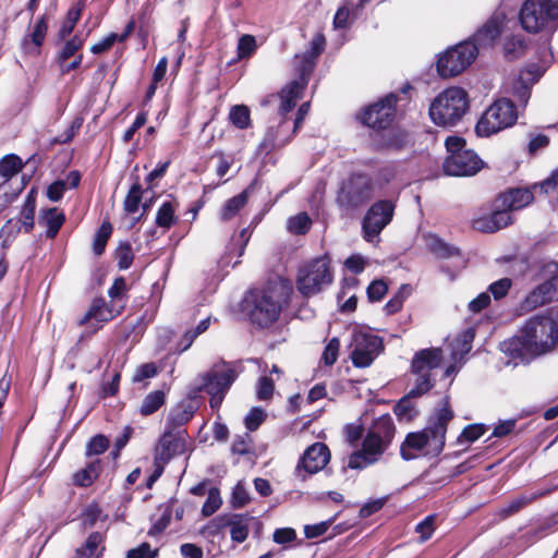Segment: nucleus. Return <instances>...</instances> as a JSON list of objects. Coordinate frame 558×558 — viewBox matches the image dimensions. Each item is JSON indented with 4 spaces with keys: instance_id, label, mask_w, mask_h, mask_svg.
<instances>
[{
    "instance_id": "nucleus-1",
    "label": "nucleus",
    "mask_w": 558,
    "mask_h": 558,
    "mask_svg": "<svg viewBox=\"0 0 558 558\" xmlns=\"http://www.w3.org/2000/svg\"><path fill=\"white\" fill-rule=\"evenodd\" d=\"M558 347V323L550 315H535L527 319L518 336L500 344L502 352L513 357H536Z\"/></svg>"
},
{
    "instance_id": "nucleus-2",
    "label": "nucleus",
    "mask_w": 558,
    "mask_h": 558,
    "mask_svg": "<svg viewBox=\"0 0 558 558\" xmlns=\"http://www.w3.org/2000/svg\"><path fill=\"white\" fill-rule=\"evenodd\" d=\"M453 417L448 400L429 417L427 426L416 433L407 435L400 447L401 457L412 460L418 456L438 457L446 444L447 426Z\"/></svg>"
},
{
    "instance_id": "nucleus-3",
    "label": "nucleus",
    "mask_w": 558,
    "mask_h": 558,
    "mask_svg": "<svg viewBox=\"0 0 558 558\" xmlns=\"http://www.w3.org/2000/svg\"><path fill=\"white\" fill-rule=\"evenodd\" d=\"M305 89L304 82H291L278 94L280 100L278 107V121L268 126L265 136L259 144L263 151L269 153L272 149L286 146L293 138L298 130L287 114L295 107L296 101L302 98Z\"/></svg>"
},
{
    "instance_id": "nucleus-4",
    "label": "nucleus",
    "mask_w": 558,
    "mask_h": 558,
    "mask_svg": "<svg viewBox=\"0 0 558 558\" xmlns=\"http://www.w3.org/2000/svg\"><path fill=\"white\" fill-rule=\"evenodd\" d=\"M395 424L389 415H383L369 427L361 450L353 452L348 459L350 469H364L378 461L395 436Z\"/></svg>"
},
{
    "instance_id": "nucleus-5",
    "label": "nucleus",
    "mask_w": 558,
    "mask_h": 558,
    "mask_svg": "<svg viewBox=\"0 0 558 558\" xmlns=\"http://www.w3.org/2000/svg\"><path fill=\"white\" fill-rule=\"evenodd\" d=\"M244 302L252 324L268 327L278 319L281 313V288L270 286L263 290L251 291Z\"/></svg>"
},
{
    "instance_id": "nucleus-6",
    "label": "nucleus",
    "mask_w": 558,
    "mask_h": 558,
    "mask_svg": "<svg viewBox=\"0 0 558 558\" xmlns=\"http://www.w3.org/2000/svg\"><path fill=\"white\" fill-rule=\"evenodd\" d=\"M468 109V93L461 87H449L433 100L429 106V116L437 125L453 126Z\"/></svg>"
},
{
    "instance_id": "nucleus-7",
    "label": "nucleus",
    "mask_w": 558,
    "mask_h": 558,
    "mask_svg": "<svg viewBox=\"0 0 558 558\" xmlns=\"http://www.w3.org/2000/svg\"><path fill=\"white\" fill-rule=\"evenodd\" d=\"M519 17L529 33H553L558 28V0H525Z\"/></svg>"
},
{
    "instance_id": "nucleus-8",
    "label": "nucleus",
    "mask_w": 558,
    "mask_h": 558,
    "mask_svg": "<svg viewBox=\"0 0 558 558\" xmlns=\"http://www.w3.org/2000/svg\"><path fill=\"white\" fill-rule=\"evenodd\" d=\"M236 376L238 373L231 364L226 362L215 364L209 372L197 378L193 391L196 393L206 391L210 396V407L218 409Z\"/></svg>"
},
{
    "instance_id": "nucleus-9",
    "label": "nucleus",
    "mask_w": 558,
    "mask_h": 558,
    "mask_svg": "<svg viewBox=\"0 0 558 558\" xmlns=\"http://www.w3.org/2000/svg\"><path fill=\"white\" fill-rule=\"evenodd\" d=\"M518 119L515 105L509 98L495 100L482 114L475 125L481 137H487L514 125Z\"/></svg>"
},
{
    "instance_id": "nucleus-10",
    "label": "nucleus",
    "mask_w": 558,
    "mask_h": 558,
    "mask_svg": "<svg viewBox=\"0 0 558 558\" xmlns=\"http://www.w3.org/2000/svg\"><path fill=\"white\" fill-rule=\"evenodd\" d=\"M442 361L441 350L437 348L423 349L415 353L411 364L414 377L410 397H420L428 392L434 386L432 373L439 367Z\"/></svg>"
},
{
    "instance_id": "nucleus-11",
    "label": "nucleus",
    "mask_w": 558,
    "mask_h": 558,
    "mask_svg": "<svg viewBox=\"0 0 558 558\" xmlns=\"http://www.w3.org/2000/svg\"><path fill=\"white\" fill-rule=\"evenodd\" d=\"M332 282V274L327 257L315 258L299 268L296 289L303 296H312Z\"/></svg>"
},
{
    "instance_id": "nucleus-12",
    "label": "nucleus",
    "mask_w": 558,
    "mask_h": 558,
    "mask_svg": "<svg viewBox=\"0 0 558 558\" xmlns=\"http://www.w3.org/2000/svg\"><path fill=\"white\" fill-rule=\"evenodd\" d=\"M478 48L468 40L448 49L437 61V71L441 77H452L462 73L476 58Z\"/></svg>"
},
{
    "instance_id": "nucleus-13",
    "label": "nucleus",
    "mask_w": 558,
    "mask_h": 558,
    "mask_svg": "<svg viewBox=\"0 0 558 558\" xmlns=\"http://www.w3.org/2000/svg\"><path fill=\"white\" fill-rule=\"evenodd\" d=\"M351 360L356 367H367L383 350L381 339L366 329H356L350 343Z\"/></svg>"
},
{
    "instance_id": "nucleus-14",
    "label": "nucleus",
    "mask_w": 558,
    "mask_h": 558,
    "mask_svg": "<svg viewBox=\"0 0 558 558\" xmlns=\"http://www.w3.org/2000/svg\"><path fill=\"white\" fill-rule=\"evenodd\" d=\"M372 196V183L363 174L352 175L344 181L338 192L337 203L344 209H353Z\"/></svg>"
},
{
    "instance_id": "nucleus-15",
    "label": "nucleus",
    "mask_w": 558,
    "mask_h": 558,
    "mask_svg": "<svg viewBox=\"0 0 558 558\" xmlns=\"http://www.w3.org/2000/svg\"><path fill=\"white\" fill-rule=\"evenodd\" d=\"M543 71L535 64L520 71L517 76L510 77L505 83V93L513 97L518 107H525L531 97L532 86L542 77Z\"/></svg>"
},
{
    "instance_id": "nucleus-16",
    "label": "nucleus",
    "mask_w": 558,
    "mask_h": 558,
    "mask_svg": "<svg viewBox=\"0 0 558 558\" xmlns=\"http://www.w3.org/2000/svg\"><path fill=\"white\" fill-rule=\"evenodd\" d=\"M395 205L391 201H378L367 210L363 219L364 239L372 242L383 229L391 221Z\"/></svg>"
},
{
    "instance_id": "nucleus-17",
    "label": "nucleus",
    "mask_w": 558,
    "mask_h": 558,
    "mask_svg": "<svg viewBox=\"0 0 558 558\" xmlns=\"http://www.w3.org/2000/svg\"><path fill=\"white\" fill-rule=\"evenodd\" d=\"M397 96L389 94L378 102L369 106L361 116V121L372 129H386L395 118Z\"/></svg>"
},
{
    "instance_id": "nucleus-18",
    "label": "nucleus",
    "mask_w": 558,
    "mask_h": 558,
    "mask_svg": "<svg viewBox=\"0 0 558 558\" xmlns=\"http://www.w3.org/2000/svg\"><path fill=\"white\" fill-rule=\"evenodd\" d=\"M483 165L473 150H463L460 154L448 155L444 162V170L448 175L470 177L476 174Z\"/></svg>"
},
{
    "instance_id": "nucleus-19",
    "label": "nucleus",
    "mask_w": 558,
    "mask_h": 558,
    "mask_svg": "<svg viewBox=\"0 0 558 558\" xmlns=\"http://www.w3.org/2000/svg\"><path fill=\"white\" fill-rule=\"evenodd\" d=\"M186 433L166 432L155 447L154 462L167 464L173 457L183 454L186 451Z\"/></svg>"
},
{
    "instance_id": "nucleus-20",
    "label": "nucleus",
    "mask_w": 558,
    "mask_h": 558,
    "mask_svg": "<svg viewBox=\"0 0 558 558\" xmlns=\"http://www.w3.org/2000/svg\"><path fill=\"white\" fill-rule=\"evenodd\" d=\"M330 459L328 447L322 442H315L310 446L302 456L296 472L299 476L305 478V474H315L323 470Z\"/></svg>"
},
{
    "instance_id": "nucleus-21",
    "label": "nucleus",
    "mask_w": 558,
    "mask_h": 558,
    "mask_svg": "<svg viewBox=\"0 0 558 558\" xmlns=\"http://www.w3.org/2000/svg\"><path fill=\"white\" fill-rule=\"evenodd\" d=\"M36 195L35 189H32L25 199L24 206L21 210L19 219H10L1 229L0 235H15L24 228L25 232H29L34 228V215L36 209Z\"/></svg>"
},
{
    "instance_id": "nucleus-22",
    "label": "nucleus",
    "mask_w": 558,
    "mask_h": 558,
    "mask_svg": "<svg viewBox=\"0 0 558 558\" xmlns=\"http://www.w3.org/2000/svg\"><path fill=\"white\" fill-rule=\"evenodd\" d=\"M505 24V14L495 13L490 19L478 29L473 37V43L478 47L490 45L501 33Z\"/></svg>"
},
{
    "instance_id": "nucleus-23",
    "label": "nucleus",
    "mask_w": 558,
    "mask_h": 558,
    "mask_svg": "<svg viewBox=\"0 0 558 558\" xmlns=\"http://www.w3.org/2000/svg\"><path fill=\"white\" fill-rule=\"evenodd\" d=\"M558 488V483H554L551 485H548L546 487L538 488L536 490L530 492V493H523L513 499H511L507 506L502 508V513L505 515L513 514L518 511H520L522 508L527 506L529 504L533 502L534 500L549 495L551 492Z\"/></svg>"
},
{
    "instance_id": "nucleus-24",
    "label": "nucleus",
    "mask_w": 558,
    "mask_h": 558,
    "mask_svg": "<svg viewBox=\"0 0 558 558\" xmlns=\"http://www.w3.org/2000/svg\"><path fill=\"white\" fill-rule=\"evenodd\" d=\"M114 314L107 305L104 299H95L84 316L78 320L81 326L97 323L95 330L100 328L104 323L111 320Z\"/></svg>"
},
{
    "instance_id": "nucleus-25",
    "label": "nucleus",
    "mask_w": 558,
    "mask_h": 558,
    "mask_svg": "<svg viewBox=\"0 0 558 558\" xmlns=\"http://www.w3.org/2000/svg\"><path fill=\"white\" fill-rule=\"evenodd\" d=\"M498 202V207H506L510 211L518 210L533 202V194L526 189H514L501 194Z\"/></svg>"
},
{
    "instance_id": "nucleus-26",
    "label": "nucleus",
    "mask_w": 558,
    "mask_h": 558,
    "mask_svg": "<svg viewBox=\"0 0 558 558\" xmlns=\"http://www.w3.org/2000/svg\"><path fill=\"white\" fill-rule=\"evenodd\" d=\"M494 211L489 217L476 221V229L484 232H495L512 223L510 210L506 207H500Z\"/></svg>"
},
{
    "instance_id": "nucleus-27",
    "label": "nucleus",
    "mask_w": 558,
    "mask_h": 558,
    "mask_svg": "<svg viewBox=\"0 0 558 558\" xmlns=\"http://www.w3.org/2000/svg\"><path fill=\"white\" fill-rule=\"evenodd\" d=\"M48 29L45 16H41L35 24L33 31L27 34L23 41L22 47L27 53H38L39 48L44 43Z\"/></svg>"
},
{
    "instance_id": "nucleus-28",
    "label": "nucleus",
    "mask_w": 558,
    "mask_h": 558,
    "mask_svg": "<svg viewBox=\"0 0 558 558\" xmlns=\"http://www.w3.org/2000/svg\"><path fill=\"white\" fill-rule=\"evenodd\" d=\"M325 47V37L322 34L315 35L311 41V50L303 57V64L300 69L301 77L296 82H304L307 84L305 76L308 75L314 68V60L322 53Z\"/></svg>"
},
{
    "instance_id": "nucleus-29",
    "label": "nucleus",
    "mask_w": 558,
    "mask_h": 558,
    "mask_svg": "<svg viewBox=\"0 0 558 558\" xmlns=\"http://www.w3.org/2000/svg\"><path fill=\"white\" fill-rule=\"evenodd\" d=\"M65 217L57 208L41 210L39 223L47 228V236L54 238L62 227Z\"/></svg>"
},
{
    "instance_id": "nucleus-30",
    "label": "nucleus",
    "mask_w": 558,
    "mask_h": 558,
    "mask_svg": "<svg viewBox=\"0 0 558 558\" xmlns=\"http://www.w3.org/2000/svg\"><path fill=\"white\" fill-rule=\"evenodd\" d=\"M195 413V407L191 401L181 402L172 408L168 415V423L172 427H179L191 421Z\"/></svg>"
},
{
    "instance_id": "nucleus-31",
    "label": "nucleus",
    "mask_w": 558,
    "mask_h": 558,
    "mask_svg": "<svg viewBox=\"0 0 558 558\" xmlns=\"http://www.w3.org/2000/svg\"><path fill=\"white\" fill-rule=\"evenodd\" d=\"M101 470L100 460L92 461L86 468L77 471L73 475V482L76 486L88 487L99 476Z\"/></svg>"
},
{
    "instance_id": "nucleus-32",
    "label": "nucleus",
    "mask_w": 558,
    "mask_h": 558,
    "mask_svg": "<svg viewBox=\"0 0 558 558\" xmlns=\"http://www.w3.org/2000/svg\"><path fill=\"white\" fill-rule=\"evenodd\" d=\"M230 527L231 539L235 543H243L248 535V520L240 514H228V526Z\"/></svg>"
},
{
    "instance_id": "nucleus-33",
    "label": "nucleus",
    "mask_w": 558,
    "mask_h": 558,
    "mask_svg": "<svg viewBox=\"0 0 558 558\" xmlns=\"http://www.w3.org/2000/svg\"><path fill=\"white\" fill-rule=\"evenodd\" d=\"M424 240L426 247L438 257L446 258L453 256L454 254L458 253V250L456 247L450 246L441 239H439L436 234H425Z\"/></svg>"
},
{
    "instance_id": "nucleus-34",
    "label": "nucleus",
    "mask_w": 558,
    "mask_h": 558,
    "mask_svg": "<svg viewBox=\"0 0 558 558\" xmlns=\"http://www.w3.org/2000/svg\"><path fill=\"white\" fill-rule=\"evenodd\" d=\"M102 535L98 532L92 533L85 545L76 550L77 558H100L102 554Z\"/></svg>"
},
{
    "instance_id": "nucleus-35",
    "label": "nucleus",
    "mask_w": 558,
    "mask_h": 558,
    "mask_svg": "<svg viewBox=\"0 0 558 558\" xmlns=\"http://www.w3.org/2000/svg\"><path fill=\"white\" fill-rule=\"evenodd\" d=\"M84 7H85V3L83 0H81L68 11L66 17L63 21V23L61 24V27L59 29L58 35H59L60 39H64L66 36H69L73 32L76 23L81 19L82 11H83Z\"/></svg>"
},
{
    "instance_id": "nucleus-36",
    "label": "nucleus",
    "mask_w": 558,
    "mask_h": 558,
    "mask_svg": "<svg viewBox=\"0 0 558 558\" xmlns=\"http://www.w3.org/2000/svg\"><path fill=\"white\" fill-rule=\"evenodd\" d=\"M551 302L542 284L532 290L521 303L520 307L523 312H531L535 308Z\"/></svg>"
},
{
    "instance_id": "nucleus-37",
    "label": "nucleus",
    "mask_w": 558,
    "mask_h": 558,
    "mask_svg": "<svg viewBox=\"0 0 558 558\" xmlns=\"http://www.w3.org/2000/svg\"><path fill=\"white\" fill-rule=\"evenodd\" d=\"M247 192L243 191L228 199L220 211V218L225 221L232 219L246 205Z\"/></svg>"
},
{
    "instance_id": "nucleus-38",
    "label": "nucleus",
    "mask_w": 558,
    "mask_h": 558,
    "mask_svg": "<svg viewBox=\"0 0 558 558\" xmlns=\"http://www.w3.org/2000/svg\"><path fill=\"white\" fill-rule=\"evenodd\" d=\"M166 402V393L162 390H155L148 393L140 408V413L148 416L158 411Z\"/></svg>"
},
{
    "instance_id": "nucleus-39",
    "label": "nucleus",
    "mask_w": 558,
    "mask_h": 558,
    "mask_svg": "<svg viewBox=\"0 0 558 558\" xmlns=\"http://www.w3.org/2000/svg\"><path fill=\"white\" fill-rule=\"evenodd\" d=\"M143 189L142 185L136 182L129 190L124 202L123 208L128 214H135L138 211L141 203H142Z\"/></svg>"
},
{
    "instance_id": "nucleus-40",
    "label": "nucleus",
    "mask_w": 558,
    "mask_h": 558,
    "mask_svg": "<svg viewBox=\"0 0 558 558\" xmlns=\"http://www.w3.org/2000/svg\"><path fill=\"white\" fill-rule=\"evenodd\" d=\"M22 160L16 155H8L0 160V175L10 180L17 174L22 169Z\"/></svg>"
},
{
    "instance_id": "nucleus-41",
    "label": "nucleus",
    "mask_w": 558,
    "mask_h": 558,
    "mask_svg": "<svg viewBox=\"0 0 558 558\" xmlns=\"http://www.w3.org/2000/svg\"><path fill=\"white\" fill-rule=\"evenodd\" d=\"M485 430L486 428L482 424L468 425L458 436L456 444L458 446L468 447L469 445L477 440L481 436H483Z\"/></svg>"
},
{
    "instance_id": "nucleus-42",
    "label": "nucleus",
    "mask_w": 558,
    "mask_h": 558,
    "mask_svg": "<svg viewBox=\"0 0 558 558\" xmlns=\"http://www.w3.org/2000/svg\"><path fill=\"white\" fill-rule=\"evenodd\" d=\"M229 119L238 129H247L251 124L250 110L244 105H235L230 109Z\"/></svg>"
},
{
    "instance_id": "nucleus-43",
    "label": "nucleus",
    "mask_w": 558,
    "mask_h": 558,
    "mask_svg": "<svg viewBox=\"0 0 558 558\" xmlns=\"http://www.w3.org/2000/svg\"><path fill=\"white\" fill-rule=\"evenodd\" d=\"M228 526V514L218 515L204 525L199 533L205 538H214Z\"/></svg>"
},
{
    "instance_id": "nucleus-44",
    "label": "nucleus",
    "mask_w": 558,
    "mask_h": 558,
    "mask_svg": "<svg viewBox=\"0 0 558 558\" xmlns=\"http://www.w3.org/2000/svg\"><path fill=\"white\" fill-rule=\"evenodd\" d=\"M311 223V218L306 213H299L289 218L287 228L293 234H304L310 230Z\"/></svg>"
},
{
    "instance_id": "nucleus-45",
    "label": "nucleus",
    "mask_w": 558,
    "mask_h": 558,
    "mask_svg": "<svg viewBox=\"0 0 558 558\" xmlns=\"http://www.w3.org/2000/svg\"><path fill=\"white\" fill-rule=\"evenodd\" d=\"M257 49L256 39L253 35H242L236 46L238 59H247L252 57Z\"/></svg>"
},
{
    "instance_id": "nucleus-46",
    "label": "nucleus",
    "mask_w": 558,
    "mask_h": 558,
    "mask_svg": "<svg viewBox=\"0 0 558 558\" xmlns=\"http://www.w3.org/2000/svg\"><path fill=\"white\" fill-rule=\"evenodd\" d=\"M111 232L112 226L110 225V222H102V225L99 227L98 231L95 234L93 243V251L96 255H100L104 252L107 241L111 235Z\"/></svg>"
},
{
    "instance_id": "nucleus-47",
    "label": "nucleus",
    "mask_w": 558,
    "mask_h": 558,
    "mask_svg": "<svg viewBox=\"0 0 558 558\" xmlns=\"http://www.w3.org/2000/svg\"><path fill=\"white\" fill-rule=\"evenodd\" d=\"M174 206L170 202H165L156 215V223L161 228L169 229L174 221Z\"/></svg>"
},
{
    "instance_id": "nucleus-48",
    "label": "nucleus",
    "mask_w": 558,
    "mask_h": 558,
    "mask_svg": "<svg viewBox=\"0 0 558 558\" xmlns=\"http://www.w3.org/2000/svg\"><path fill=\"white\" fill-rule=\"evenodd\" d=\"M84 38L78 35L73 36L66 40L58 53V62H65L69 58L73 57L83 46Z\"/></svg>"
},
{
    "instance_id": "nucleus-49",
    "label": "nucleus",
    "mask_w": 558,
    "mask_h": 558,
    "mask_svg": "<svg viewBox=\"0 0 558 558\" xmlns=\"http://www.w3.org/2000/svg\"><path fill=\"white\" fill-rule=\"evenodd\" d=\"M222 500L217 488H211L208 493L207 499L202 507L204 517H209L215 513L221 506Z\"/></svg>"
},
{
    "instance_id": "nucleus-50",
    "label": "nucleus",
    "mask_w": 558,
    "mask_h": 558,
    "mask_svg": "<svg viewBox=\"0 0 558 558\" xmlns=\"http://www.w3.org/2000/svg\"><path fill=\"white\" fill-rule=\"evenodd\" d=\"M109 447V440L104 435L94 436L86 446V456H99Z\"/></svg>"
},
{
    "instance_id": "nucleus-51",
    "label": "nucleus",
    "mask_w": 558,
    "mask_h": 558,
    "mask_svg": "<svg viewBox=\"0 0 558 558\" xmlns=\"http://www.w3.org/2000/svg\"><path fill=\"white\" fill-rule=\"evenodd\" d=\"M266 413L260 408H253L251 411L246 414L244 418L245 427L250 432L256 430L265 421Z\"/></svg>"
},
{
    "instance_id": "nucleus-52",
    "label": "nucleus",
    "mask_w": 558,
    "mask_h": 558,
    "mask_svg": "<svg viewBox=\"0 0 558 558\" xmlns=\"http://www.w3.org/2000/svg\"><path fill=\"white\" fill-rule=\"evenodd\" d=\"M160 510H162V513H161L160 518L153 523L150 530L148 531L149 535H155V534L161 533L162 531H165L168 527V525L171 521V515H172L171 506H169V505L163 506L162 508H160Z\"/></svg>"
},
{
    "instance_id": "nucleus-53",
    "label": "nucleus",
    "mask_w": 558,
    "mask_h": 558,
    "mask_svg": "<svg viewBox=\"0 0 558 558\" xmlns=\"http://www.w3.org/2000/svg\"><path fill=\"white\" fill-rule=\"evenodd\" d=\"M158 373V368L155 363H145L140 365L132 377L133 383H141L145 379L153 378Z\"/></svg>"
},
{
    "instance_id": "nucleus-54",
    "label": "nucleus",
    "mask_w": 558,
    "mask_h": 558,
    "mask_svg": "<svg viewBox=\"0 0 558 558\" xmlns=\"http://www.w3.org/2000/svg\"><path fill=\"white\" fill-rule=\"evenodd\" d=\"M474 336V330L468 329L460 336L459 339H457L459 351H454L452 354L454 361H457L458 353L462 356L463 354H466L471 351Z\"/></svg>"
},
{
    "instance_id": "nucleus-55",
    "label": "nucleus",
    "mask_w": 558,
    "mask_h": 558,
    "mask_svg": "<svg viewBox=\"0 0 558 558\" xmlns=\"http://www.w3.org/2000/svg\"><path fill=\"white\" fill-rule=\"evenodd\" d=\"M339 349H340L339 339L338 338L330 339L323 352V355H322V360L324 361V363L326 365L330 366L336 363V361L338 359Z\"/></svg>"
},
{
    "instance_id": "nucleus-56",
    "label": "nucleus",
    "mask_w": 558,
    "mask_h": 558,
    "mask_svg": "<svg viewBox=\"0 0 558 558\" xmlns=\"http://www.w3.org/2000/svg\"><path fill=\"white\" fill-rule=\"evenodd\" d=\"M133 252L129 243L121 244L117 250L118 266L120 269H128L133 262Z\"/></svg>"
},
{
    "instance_id": "nucleus-57",
    "label": "nucleus",
    "mask_w": 558,
    "mask_h": 558,
    "mask_svg": "<svg viewBox=\"0 0 558 558\" xmlns=\"http://www.w3.org/2000/svg\"><path fill=\"white\" fill-rule=\"evenodd\" d=\"M434 521H435V517L428 515L416 525L415 531H416V533L420 534L421 543L426 542L433 535V533L435 531Z\"/></svg>"
},
{
    "instance_id": "nucleus-58",
    "label": "nucleus",
    "mask_w": 558,
    "mask_h": 558,
    "mask_svg": "<svg viewBox=\"0 0 558 558\" xmlns=\"http://www.w3.org/2000/svg\"><path fill=\"white\" fill-rule=\"evenodd\" d=\"M275 385L272 379L263 376L257 383L256 395L259 400H269L272 397Z\"/></svg>"
},
{
    "instance_id": "nucleus-59",
    "label": "nucleus",
    "mask_w": 558,
    "mask_h": 558,
    "mask_svg": "<svg viewBox=\"0 0 558 558\" xmlns=\"http://www.w3.org/2000/svg\"><path fill=\"white\" fill-rule=\"evenodd\" d=\"M510 287L511 280L509 278H502L488 287V293H492L496 300H499L508 293Z\"/></svg>"
},
{
    "instance_id": "nucleus-60",
    "label": "nucleus",
    "mask_w": 558,
    "mask_h": 558,
    "mask_svg": "<svg viewBox=\"0 0 558 558\" xmlns=\"http://www.w3.org/2000/svg\"><path fill=\"white\" fill-rule=\"evenodd\" d=\"M387 284L384 280H374L367 288V295L371 301H380L387 293Z\"/></svg>"
},
{
    "instance_id": "nucleus-61",
    "label": "nucleus",
    "mask_w": 558,
    "mask_h": 558,
    "mask_svg": "<svg viewBox=\"0 0 558 558\" xmlns=\"http://www.w3.org/2000/svg\"><path fill=\"white\" fill-rule=\"evenodd\" d=\"M158 550L151 549L148 543H142L138 547L130 549L126 558H155Z\"/></svg>"
},
{
    "instance_id": "nucleus-62",
    "label": "nucleus",
    "mask_w": 558,
    "mask_h": 558,
    "mask_svg": "<svg viewBox=\"0 0 558 558\" xmlns=\"http://www.w3.org/2000/svg\"><path fill=\"white\" fill-rule=\"evenodd\" d=\"M408 289L407 286H402L400 288V290L398 291V293L395 294V296H392L388 302L387 304L385 305V310L387 312V314H395L397 312H399L403 305V301H404V294L403 292Z\"/></svg>"
},
{
    "instance_id": "nucleus-63",
    "label": "nucleus",
    "mask_w": 558,
    "mask_h": 558,
    "mask_svg": "<svg viewBox=\"0 0 558 558\" xmlns=\"http://www.w3.org/2000/svg\"><path fill=\"white\" fill-rule=\"evenodd\" d=\"M490 304V295L488 292L480 293L475 299L469 302V311L476 314L486 308Z\"/></svg>"
},
{
    "instance_id": "nucleus-64",
    "label": "nucleus",
    "mask_w": 558,
    "mask_h": 558,
    "mask_svg": "<svg viewBox=\"0 0 558 558\" xmlns=\"http://www.w3.org/2000/svg\"><path fill=\"white\" fill-rule=\"evenodd\" d=\"M539 189L546 194H558V168L551 174L539 183Z\"/></svg>"
}]
</instances>
